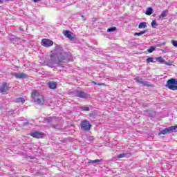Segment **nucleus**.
<instances>
[{
    "mask_svg": "<svg viewBox=\"0 0 177 177\" xmlns=\"http://www.w3.org/2000/svg\"><path fill=\"white\" fill-rule=\"evenodd\" d=\"M102 161H103L102 159H96V160H89L88 162V164H97L99 162H102Z\"/></svg>",
    "mask_w": 177,
    "mask_h": 177,
    "instance_id": "dca6fc26",
    "label": "nucleus"
},
{
    "mask_svg": "<svg viewBox=\"0 0 177 177\" xmlns=\"http://www.w3.org/2000/svg\"><path fill=\"white\" fill-rule=\"evenodd\" d=\"M147 27V23L146 22H141L138 25V28H146Z\"/></svg>",
    "mask_w": 177,
    "mask_h": 177,
    "instance_id": "a211bd4d",
    "label": "nucleus"
},
{
    "mask_svg": "<svg viewBox=\"0 0 177 177\" xmlns=\"http://www.w3.org/2000/svg\"><path fill=\"white\" fill-rule=\"evenodd\" d=\"M168 13H169L168 10H165L162 11L160 15L159 16V19H164V17H167V16H168Z\"/></svg>",
    "mask_w": 177,
    "mask_h": 177,
    "instance_id": "f8f14e48",
    "label": "nucleus"
},
{
    "mask_svg": "<svg viewBox=\"0 0 177 177\" xmlns=\"http://www.w3.org/2000/svg\"><path fill=\"white\" fill-rule=\"evenodd\" d=\"M117 157L118 158H124V157H127V153L119 154Z\"/></svg>",
    "mask_w": 177,
    "mask_h": 177,
    "instance_id": "c85d7f7f",
    "label": "nucleus"
},
{
    "mask_svg": "<svg viewBox=\"0 0 177 177\" xmlns=\"http://www.w3.org/2000/svg\"><path fill=\"white\" fill-rule=\"evenodd\" d=\"M27 125H30V122H25L23 123V126H24V127H26V126H27Z\"/></svg>",
    "mask_w": 177,
    "mask_h": 177,
    "instance_id": "f704fd0d",
    "label": "nucleus"
},
{
    "mask_svg": "<svg viewBox=\"0 0 177 177\" xmlns=\"http://www.w3.org/2000/svg\"><path fill=\"white\" fill-rule=\"evenodd\" d=\"M136 82H139V84H142V82H143V80H142V79H136Z\"/></svg>",
    "mask_w": 177,
    "mask_h": 177,
    "instance_id": "72a5a7b5",
    "label": "nucleus"
},
{
    "mask_svg": "<svg viewBox=\"0 0 177 177\" xmlns=\"http://www.w3.org/2000/svg\"><path fill=\"white\" fill-rule=\"evenodd\" d=\"M48 86L50 89H56L57 88V83L56 82L50 81L48 82Z\"/></svg>",
    "mask_w": 177,
    "mask_h": 177,
    "instance_id": "9b49d317",
    "label": "nucleus"
},
{
    "mask_svg": "<svg viewBox=\"0 0 177 177\" xmlns=\"http://www.w3.org/2000/svg\"><path fill=\"white\" fill-rule=\"evenodd\" d=\"M167 133H172V132H175L174 126H171L170 127L166 128Z\"/></svg>",
    "mask_w": 177,
    "mask_h": 177,
    "instance_id": "2eb2a0df",
    "label": "nucleus"
},
{
    "mask_svg": "<svg viewBox=\"0 0 177 177\" xmlns=\"http://www.w3.org/2000/svg\"><path fill=\"white\" fill-rule=\"evenodd\" d=\"M72 95H73V96H75V97H80L82 99H86L89 97V95H88V93L82 91H78V90L73 91L72 92Z\"/></svg>",
    "mask_w": 177,
    "mask_h": 177,
    "instance_id": "20e7f679",
    "label": "nucleus"
},
{
    "mask_svg": "<svg viewBox=\"0 0 177 177\" xmlns=\"http://www.w3.org/2000/svg\"><path fill=\"white\" fill-rule=\"evenodd\" d=\"M141 84L143 85V86H149L147 82L142 81L141 82Z\"/></svg>",
    "mask_w": 177,
    "mask_h": 177,
    "instance_id": "7c9ffc66",
    "label": "nucleus"
},
{
    "mask_svg": "<svg viewBox=\"0 0 177 177\" xmlns=\"http://www.w3.org/2000/svg\"><path fill=\"white\" fill-rule=\"evenodd\" d=\"M156 60L158 62H159V63H165V60H164V59H162V57H159L156 59Z\"/></svg>",
    "mask_w": 177,
    "mask_h": 177,
    "instance_id": "bb28decb",
    "label": "nucleus"
},
{
    "mask_svg": "<svg viewBox=\"0 0 177 177\" xmlns=\"http://www.w3.org/2000/svg\"><path fill=\"white\" fill-rule=\"evenodd\" d=\"M167 129H165L158 133V136H160V135H167Z\"/></svg>",
    "mask_w": 177,
    "mask_h": 177,
    "instance_id": "4be33fe9",
    "label": "nucleus"
},
{
    "mask_svg": "<svg viewBox=\"0 0 177 177\" xmlns=\"http://www.w3.org/2000/svg\"><path fill=\"white\" fill-rule=\"evenodd\" d=\"M114 31H117V27L113 26L107 29V32H114Z\"/></svg>",
    "mask_w": 177,
    "mask_h": 177,
    "instance_id": "6ab92c4d",
    "label": "nucleus"
},
{
    "mask_svg": "<svg viewBox=\"0 0 177 177\" xmlns=\"http://www.w3.org/2000/svg\"><path fill=\"white\" fill-rule=\"evenodd\" d=\"M171 44L175 46V48H177V41L176 40H171Z\"/></svg>",
    "mask_w": 177,
    "mask_h": 177,
    "instance_id": "c756f323",
    "label": "nucleus"
},
{
    "mask_svg": "<svg viewBox=\"0 0 177 177\" xmlns=\"http://www.w3.org/2000/svg\"><path fill=\"white\" fill-rule=\"evenodd\" d=\"M145 14L147 16H151V15H153V8L151 7H149L146 10Z\"/></svg>",
    "mask_w": 177,
    "mask_h": 177,
    "instance_id": "f3484780",
    "label": "nucleus"
},
{
    "mask_svg": "<svg viewBox=\"0 0 177 177\" xmlns=\"http://www.w3.org/2000/svg\"><path fill=\"white\" fill-rule=\"evenodd\" d=\"M154 58H153V57H149V58H147V60H146V62H147V63H154Z\"/></svg>",
    "mask_w": 177,
    "mask_h": 177,
    "instance_id": "b1692460",
    "label": "nucleus"
},
{
    "mask_svg": "<svg viewBox=\"0 0 177 177\" xmlns=\"http://www.w3.org/2000/svg\"><path fill=\"white\" fill-rule=\"evenodd\" d=\"M148 106H149V104H143V106H144V107H147Z\"/></svg>",
    "mask_w": 177,
    "mask_h": 177,
    "instance_id": "ea45409f",
    "label": "nucleus"
},
{
    "mask_svg": "<svg viewBox=\"0 0 177 177\" xmlns=\"http://www.w3.org/2000/svg\"><path fill=\"white\" fill-rule=\"evenodd\" d=\"M15 111H13V112H14ZM9 114H15V112L14 113H9Z\"/></svg>",
    "mask_w": 177,
    "mask_h": 177,
    "instance_id": "37998d69",
    "label": "nucleus"
},
{
    "mask_svg": "<svg viewBox=\"0 0 177 177\" xmlns=\"http://www.w3.org/2000/svg\"><path fill=\"white\" fill-rule=\"evenodd\" d=\"M64 35L66 37V38H68L71 41H74L75 38L71 35V32L69 30H65L63 32Z\"/></svg>",
    "mask_w": 177,
    "mask_h": 177,
    "instance_id": "9d476101",
    "label": "nucleus"
},
{
    "mask_svg": "<svg viewBox=\"0 0 177 177\" xmlns=\"http://www.w3.org/2000/svg\"><path fill=\"white\" fill-rule=\"evenodd\" d=\"M162 52L163 53H167V49L162 50Z\"/></svg>",
    "mask_w": 177,
    "mask_h": 177,
    "instance_id": "4c0bfd02",
    "label": "nucleus"
},
{
    "mask_svg": "<svg viewBox=\"0 0 177 177\" xmlns=\"http://www.w3.org/2000/svg\"><path fill=\"white\" fill-rule=\"evenodd\" d=\"M151 25L153 27V28H156V27H157V26H158V24L156 21V20L152 21Z\"/></svg>",
    "mask_w": 177,
    "mask_h": 177,
    "instance_id": "5701e85b",
    "label": "nucleus"
},
{
    "mask_svg": "<svg viewBox=\"0 0 177 177\" xmlns=\"http://www.w3.org/2000/svg\"><path fill=\"white\" fill-rule=\"evenodd\" d=\"M33 2H35V3H37V2H41V0H33Z\"/></svg>",
    "mask_w": 177,
    "mask_h": 177,
    "instance_id": "e433bc0d",
    "label": "nucleus"
},
{
    "mask_svg": "<svg viewBox=\"0 0 177 177\" xmlns=\"http://www.w3.org/2000/svg\"><path fill=\"white\" fill-rule=\"evenodd\" d=\"M147 31H149V30L147 29V30L140 31L139 32H135L134 37H141V35H143V34H146V32H147Z\"/></svg>",
    "mask_w": 177,
    "mask_h": 177,
    "instance_id": "4468645a",
    "label": "nucleus"
},
{
    "mask_svg": "<svg viewBox=\"0 0 177 177\" xmlns=\"http://www.w3.org/2000/svg\"><path fill=\"white\" fill-rule=\"evenodd\" d=\"M80 110H82V111H89L91 109H89L88 106H82L80 107Z\"/></svg>",
    "mask_w": 177,
    "mask_h": 177,
    "instance_id": "412c9836",
    "label": "nucleus"
},
{
    "mask_svg": "<svg viewBox=\"0 0 177 177\" xmlns=\"http://www.w3.org/2000/svg\"><path fill=\"white\" fill-rule=\"evenodd\" d=\"M19 31H24L21 27L19 28Z\"/></svg>",
    "mask_w": 177,
    "mask_h": 177,
    "instance_id": "58836bf2",
    "label": "nucleus"
},
{
    "mask_svg": "<svg viewBox=\"0 0 177 177\" xmlns=\"http://www.w3.org/2000/svg\"><path fill=\"white\" fill-rule=\"evenodd\" d=\"M31 96L33 102L37 104L42 105L44 104V103H45L44 95L39 94V93L37 91H32Z\"/></svg>",
    "mask_w": 177,
    "mask_h": 177,
    "instance_id": "f03ea898",
    "label": "nucleus"
},
{
    "mask_svg": "<svg viewBox=\"0 0 177 177\" xmlns=\"http://www.w3.org/2000/svg\"><path fill=\"white\" fill-rule=\"evenodd\" d=\"M156 46H151L149 47V48L147 50V52L149 53H153V52H154V50H156Z\"/></svg>",
    "mask_w": 177,
    "mask_h": 177,
    "instance_id": "aec40b11",
    "label": "nucleus"
},
{
    "mask_svg": "<svg viewBox=\"0 0 177 177\" xmlns=\"http://www.w3.org/2000/svg\"><path fill=\"white\" fill-rule=\"evenodd\" d=\"M95 115H96V113L95 112H91L89 113L90 117H93L95 118Z\"/></svg>",
    "mask_w": 177,
    "mask_h": 177,
    "instance_id": "473e14b6",
    "label": "nucleus"
},
{
    "mask_svg": "<svg viewBox=\"0 0 177 177\" xmlns=\"http://www.w3.org/2000/svg\"><path fill=\"white\" fill-rule=\"evenodd\" d=\"M17 102L18 103H20V102H21V103H24V102H26V100H24V98H23V97H19L17 99Z\"/></svg>",
    "mask_w": 177,
    "mask_h": 177,
    "instance_id": "a878e982",
    "label": "nucleus"
},
{
    "mask_svg": "<svg viewBox=\"0 0 177 177\" xmlns=\"http://www.w3.org/2000/svg\"><path fill=\"white\" fill-rule=\"evenodd\" d=\"M164 64H166V66H172V62L165 61Z\"/></svg>",
    "mask_w": 177,
    "mask_h": 177,
    "instance_id": "2f4dec72",
    "label": "nucleus"
},
{
    "mask_svg": "<svg viewBox=\"0 0 177 177\" xmlns=\"http://www.w3.org/2000/svg\"><path fill=\"white\" fill-rule=\"evenodd\" d=\"M146 113H147V114H150L151 113V111H146Z\"/></svg>",
    "mask_w": 177,
    "mask_h": 177,
    "instance_id": "a19ab883",
    "label": "nucleus"
},
{
    "mask_svg": "<svg viewBox=\"0 0 177 177\" xmlns=\"http://www.w3.org/2000/svg\"><path fill=\"white\" fill-rule=\"evenodd\" d=\"M0 3H3V0H0Z\"/></svg>",
    "mask_w": 177,
    "mask_h": 177,
    "instance_id": "79ce46f5",
    "label": "nucleus"
},
{
    "mask_svg": "<svg viewBox=\"0 0 177 177\" xmlns=\"http://www.w3.org/2000/svg\"><path fill=\"white\" fill-rule=\"evenodd\" d=\"M81 129L82 131H85L86 132H89L91 131V128H92V125H91V122L89 121L84 120L81 122Z\"/></svg>",
    "mask_w": 177,
    "mask_h": 177,
    "instance_id": "39448f33",
    "label": "nucleus"
},
{
    "mask_svg": "<svg viewBox=\"0 0 177 177\" xmlns=\"http://www.w3.org/2000/svg\"><path fill=\"white\" fill-rule=\"evenodd\" d=\"M162 45H165V43H163Z\"/></svg>",
    "mask_w": 177,
    "mask_h": 177,
    "instance_id": "c03bdc74",
    "label": "nucleus"
},
{
    "mask_svg": "<svg viewBox=\"0 0 177 177\" xmlns=\"http://www.w3.org/2000/svg\"><path fill=\"white\" fill-rule=\"evenodd\" d=\"M92 84H94V85H98V86H104V83H97L95 81L92 82Z\"/></svg>",
    "mask_w": 177,
    "mask_h": 177,
    "instance_id": "393cba45",
    "label": "nucleus"
},
{
    "mask_svg": "<svg viewBox=\"0 0 177 177\" xmlns=\"http://www.w3.org/2000/svg\"><path fill=\"white\" fill-rule=\"evenodd\" d=\"M41 45L45 46V48H49L53 45V41L49 39H43Z\"/></svg>",
    "mask_w": 177,
    "mask_h": 177,
    "instance_id": "423d86ee",
    "label": "nucleus"
},
{
    "mask_svg": "<svg viewBox=\"0 0 177 177\" xmlns=\"http://www.w3.org/2000/svg\"><path fill=\"white\" fill-rule=\"evenodd\" d=\"M165 87L168 88V89H170L171 91H177V79L171 78L168 80Z\"/></svg>",
    "mask_w": 177,
    "mask_h": 177,
    "instance_id": "7ed1b4c3",
    "label": "nucleus"
},
{
    "mask_svg": "<svg viewBox=\"0 0 177 177\" xmlns=\"http://www.w3.org/2000/svg\"><path fill=\"white\" fill-rule=\"evenodd\" d=\"M73 56L70 53H64L63 48L59 45L55 46V52L50 55L48 66L53 68L55 65L60 66L62 63L72 62Z\"/></svg>",
    "mask_w": 177,
    "mask_h": 177,
    "instance_id": "f257e3e1",
    "label": "nucleus"
},
{
    "mask_svg": "<svg viewBox=\"0 0 177 177\" xmlns=\"http://www.w3.org/2000/svg\"><path fill=\"white\" fill-rule=\"evenodd\" d=\"M55 120V118L53 117H46L44 119V122H46L47 124H50Z\"/></svg>",
    "mask_w": 177,
    "mask_h": 177,
    "instance_id": "ddd939ff",
    "label": "nucleus"
},
{
    "mask_svg": "<svg viewBox=\"0 0 177 177\" xmlns=\"http://www.w3.org/2000/svg\"><path fill=\"white\" fill-rule=\"evenodd\" d=\"M8 91H9V86H8V83L3 82L0 87V93H7Z\"/></svg>",
    "mask_w": 177,
    "mask_h": 177,
    "instance_id": "6e6552de",
    "label": "nucleus"
},
{
    "mask_svg": "<svg viewBox=\"0 0 177 177\" xmlns=\"http://www.w3.org/2000/svg\"><path fill=\"white\" fill-rule=\"evenodd\" d=\"M174 128H175L174 132H177V125H175V126H174Z\"/></svg>",
    "mask_w": 177,
    "mask_h": 177,
    "instance_id": "c9c22d12",
    "label": "nucleus"
},
{
    "mask_svg": "<svg viewBox=\"0 0 177 177\" xmlns=\"http://www.w3.org/2000/svg\"><path fill=\"white\" fill-rule=\"evenodd\" d=\"M14 77L17 78V80H24L25 78H28V75L26 73H14Z\"/></svg>",
    "mask_w": 177,
    "mask_h": 177,
    "instance_id": "1a4fd4ad",
    "label": "nucleus"
},
{
    "mask_svg": "<svg viewBox=\"0 0 177 177\" xmlns=\"http://www.w3.org/2000/svg\"><path fill=\"white\" fill-rule=\"evenodd\" d=\"M32 138H35L36 139H42L44 138V134L41 132L34 131L30 133Z\"/></svg>",
    "mask_w": 177,
    "mask_h": 177,
    "instance_id": "0eeeda50",
    "label": "nucleus"
},
{
    "mask_svg": "<svg viewBox=\"0 0 177 177\" xmlns=\"http://www.w3.org/2000/svg\"><path fill=\"white\" fill-rule=\"evenodd\" d=\"M17 39H19V38H17L16 36H10V41H17Z\"/></svg>",
    "mask_w": 177,
    "mask_h": 177,
    "instance_id": "cd10ccee",
    "label": "nucleus"
}]
</instances>
